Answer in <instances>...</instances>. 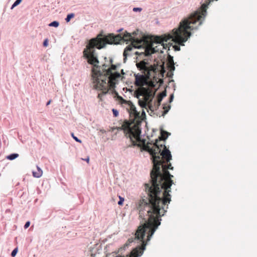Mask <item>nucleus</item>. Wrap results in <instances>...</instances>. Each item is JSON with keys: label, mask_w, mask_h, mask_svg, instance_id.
Here are the masks:
<instances>
[{"label": "nucleus", "mask_w": 257, "mask_h": 257, "mask_svg": "<svg viewBox=\"0 0 257 257\" xmlns=\"http://www.w3.org/2000/svg\"><path fill=\"white\" fill-rule=\"evenodd\" d=\"M164 163L162 160L155 163L150 174L151 184H145L148 198L140 200L138 207L140 216L144 218L151 215L159 219L167 211L171 200L170 192L173 176L168 170H173V167L170 163L166 165Z\"/></svg>", "instance_id": "1"}, {"label": "nucleus", "mask_w": 257, "mask_h": 257, "mask_svg": "<svg viewBox=\"0 0 257 257\" xmlns=\"http://www.w3.org/2000/svg\"><path fill=\"white\" fill-rule=\"evenodd\" d=\"M121 41H131L132 45L135 48H140L145 43V40H136L128 33L122 35L119 34L114 35L113 34L103 37L102 34H99L96 38L90 39L83 52V57L89 64H94L98 62L97 54L95 48L100 49L106 44H117Z\"/></svg>", "instance_id": "2"}, {"label": "nucleus", "mask_w": 257, "mask_h": 257, "mask_svg": "<svg viewBox=\"0 0 257 257\" xmlns=\"http://www.w3.org/2000/svg\"><path fill=\"white\" fill-rule=\"evenodd\" d=\"M99 62L92 66V73L94 86L96 89L101 90L102 92L98 94V98L102 100V97L106 94L110 88L114 89L115 84L120 79H122V75L124 74L121 69L120 73L117 65L111 64L108 66L106 64L99 65Z\"/></svg>", "instance_id": "3"}, {"label": "nucleus", "mask_w": 257, "mask_h": 257, "mask_svg": "<svg viewBox=\"0 0 257 257\" xmlns=\"http://www.w3.org/2000/svg\"><path fill=\"white\" fill-rule=\"evenodd\" d=\"M139 215L140 217L142 218L145 222L138 227L135 233V238L140 240L142 242V245L132 250L130 257H138L143 254L147 244V242H145L144 240L145 234H147V241H149L158 226L160 224V222L157 217L151 215H147L145 217V218H144L143 217L140 216V214ZM116 257L124 256H116Z\"/></svg>", "instance_id": "4"}, {"label": "nucleus", "mask_w": 257, "mask_h": 257, "mask_svg": "<svg viewBox=\"0 0 257 257\" xmlns=\"http://www.w3.org/2000/svg\"><path fill=\"white\" fill-rule=\"evenodd\" d=\"M136 65L137 68L144 74L135 75V84L139 87H142L147 84L148 80L151 79L152 77L154 78L160 71L163 74L165 72L164 64L160 66L158 64L153 65L143 60L137 63Z\"/></svg>", "instance_id": "5"}, {"label": "nucleus", "mask_w": 257, "mask_h": 257, "mask_svg": "<svg viewBox=\"0 0 257 257\" xmlns=\"http://www.w3.org/2000/svg\"><path fill=\"white\" fill-rule=\"evenodd\" d=\"M121 124L120 126L112 128V131L114 130L117 131H123L125 137L127 139H130L131 144L127 147H132L136 146H140L137 144V142L140 141V134L141 133L139 124L134 123L132 121L128 120L120 121Z\"/></svg>", "instance_id": "6"}, {"label": "nucleus", "mask_w": 257, "mask_h": 257, "mask_svg": "<svg viewBox=\"0 0 257 257\" xmlns=\"http://www.w3.org/2000/svg\"><path fill=\"white\" fill-rule=\"evenodd\" d=\"M116 99L119 103L121 104L122 107L126 108L131 117H134L135 119L139 118L140 112H138L136 110L135 106L130 101H127L124 99L121 96H119L118 93L115 90H113Z\"/></svg>", "instance_id": "7"}, {"label": "nucleus", "mask_w": 257, "mask_h": 257, "mask_svg": "<svg viewBox=\"0 0 257 257\" xmlns=\"http://www.w3.org/2000/svg\"><path fill=\"white\" fill-rule=\"evenodd\" d=\"M158 139H156L155 142L153 143V147L151 148L150 145H152V143H148L146 145H144V149L145 151L149 152L150 155L152 156L153 158V162L154 165H155V163H157L159 162V160H161L160 154L161 152V148L164 147V145H161L159 146L158 145Z\"/></svg>", "instance_id": "8"}, {"label": "nucleus", "mask_w": 257, "mask_h": 257, "mask_svg": "<svg viewBox=\"0 0 257 257\" xmlns=\"http://www.w3.org/2000/svg\"><path fill=\"white\" fill-rule=\"evenodd\" d=\"M160 156V157L162 156L161 159L162 160H163V159L165 160L167 163L172 159L171 152L167 149L165 145H164V150L162 151Z\"/></svg>", "instance_id": "9"}, {"label": "nucleus", "mask_w": 257, "mask_h": 257, "mask_svg": "<svg viewBox=\"0 0 257 257\" xmlns=\"http://www.w3.org/2000/svg\"><path fill=\"white\" fill-rule=\"evenodd\" d=\"M143 100H146V102L149 105L151 104V100H150V97L152 96V94L150 92H148V91L145 88H143Z\"/></svg>", "instance_id": "10"}, {"label": "nucleus", "mask_w": 257, "mask_h": 257, "mask_svg": "<svg viewBox=\"0 0 257 257\" xmlns=\"http://www.w3.org/2000/svg\"><path fill=\"white\" fill-rule=\"evenodd\" d=\"M161 101L162 98H158L157 101L156 102H155L154 105H153L152 104H149V109L152 111L157 110L159 108V106L160 105Z\"/></svg>", "instance_id": "11"}, {"label": "nucleus", "mask_w": 257, "mask_h": 257, "mask_svg": "<svg viewBox=\"0 0 257 257\" xmlns=\"http://www.w3.org/2000/svg\"><path fill=\"white\" fill-rule=\"evenodd\" d=\"M134 48L135 49L136 48L133 45H128L127 46L124 50L123 56L126 58L127 56L130 55V54L129 53V52L131 51Z\"/></svg>", "instance_id": "12"}, {"label": "nucleus", "mask_w": 257, "mask_h": 257, "mask_svg": "<svg viewBox=\"0 0 257 257\" xmlns=\"http://www.w3.org/2000/svg\"><path fill=\"white\" fill-rule=\"evenodd\" d=\"M38 172H33V175L35 178H40L43 174V171L42 169L39 167L38 166H37Z\"/></svg>", "instance_id": "13"}, {"label": "nucleus", "mask_w": 257, "mask_h": 257, "mask_svg": "<svg viewBox=\"0 0 257 257\" xmlns=\"http://www.w3.org/2000/svg\"><path fill=\"white\" fill-rule=\"evenodd\" d=\"M19 155L18 153H12L6 157V158L9 160L13 161L18 157H19Z\"/></svg>", "instance_id": "14"}, {"label": "nucleus", "mask_w": 257, "mask_h": 257, "mask_svg": "<svg viewBox=\"0 0 257 257\" xmlns=\"http://www.w3.org/2000/svg\"><path fill=\"white\" fill-rule=\"evenodd\" d=\"M168 135H169V133L164 131H161V137L159 139L160 140H165L167 138Z\"/></svg>", "instance_id": "15"}, {"label": "nucleus", "mask_w": 257, "mask_h": 257, "mask_svg": "<svg viewBox=\"0 0 257 257\" xmlns=\"http://www.w3.org/2000/svg\"><path fill=\"white\" fill-rule=\"evenodd\" d=\"M139 105L143 108H147V107H149V104L146 102V100H139Z\"/></svg>", "instance_id": "16"}, {"label": "nucleus", "mask_w": 257, "mask_h": 257, "mask_svg": "<svg viewBox=\"0 0 257 257\" xmlns=\"http://www.w3.org/2000/svg\"><path fill=\"white\" fill-rule=\"evenodd\" d=\"M72 38L73 39V41H72V45L75 46L76 45H79V36H72Z\"/></svg>", "instance_id": "17"}, {"label": "nucleus", "mask_w": 257, "mask_h": 257, "mask_svg": "<svg viewBox=\"0 0 257 257\" xmlns=\"http://www.w3.org/2000/svg\"><path fill=\"white\" fill-rule=\"evenodd\" d=\"M75 17V14L74 13H69L68 14L66 18L65 19V21L67 22V23H68L70 21V20L73 18L74 17Z\"/></svg>", "instance_id": "18"}, {"label": "nucleus", "mask_w": 257, "mask_h": 257, "mask_svg": "<svg viewBox=\"0 0 257 257\" xmlns=\"http://www.w3.org/2000/svg\"><path fill=\"white\" fill-rule=\"evenodd\" d=\"M48 26L49 27H53L55 28H57L59 26V22L57 21H54L51 22Z\"/></svg>", "instance_id": "19"}, {"label": "nucleus", "mask_w": 257, "mask_h": 257, "mask_svg": "<svg viewBox=\"0 0 257 257\" xmlns=\"http://www.w3.org/2000/svg\"><path fill=\"white\" fill-rule=\"evenodd\" d=\"M23 0H16L14 4L12 5L11 9H13L14 8L18 6L21 3Z\"/></svg>", "instance_id": "20"}, {"label": "nucleus", "mask_w": 257, "mask_h": 257, "mask_svg": "<svg viewBox=\"0 0 257 257\" xmlns=\"http://www.w3.org/2000/svg\"><path fill=\"white\" fill-rule=\"evenodd\" d=\"M163 109H164V110L162 113V115H165L168 112V111L170 109V105L164 106Z\"/></svg>", "instance_id": "21"}, {"label": "nucleus", "mask_w": 257, "mask_h": 257, "mask_svg": "<svg viewBox=\"0 0 257 257\" xmlns=\"http://www.w3.org/2000/svg\"><path fill=\"white\" fill-rule=\"evenodd\" d=\"M71 136L75 141L80 143V139L76 137L73 133H71Z\"/></svg>", "instance_id": "22"}, {"label": "nucleus", "mask_w": 257, "mask_h": 257, "mask_svg": "<svg viewBox=\"0 0 257 257\" xmlns=\"http://www.w3.org/2000/svg\"><path fill=\"white\" fill-rule=\"evenodd\" d=\"M118 198L119 199V201L118 202V204L119 205H123V202L124 201V198L121 197L120 196H118Z\"/></svg>", "instance_id": "23"}, {"label": "nucleus", "mask_w": 257, "mask_h": 257, "mask_svg": "<svg viewBox=\"0 0 257 257\" xmlns=\"http://www.w3.org/2000/svg\"><path fill=\"white\" fill-rule=\"evenodd\" d=\"M172 64H174L173 59L172 57L169 55L168 58V65H171Z\"/></svg>", "instance_id": "24"}, {"label": "nucleus", "mask_w": 257, "mask_h": 257, "mask_svg": "<svg viewBox=\"0 0 257 257\" xmlns=\"http://www.w3.org/2000/svg\"><path fill=\"white\" fill-rule=\"evenodd\" d=\"M168 67L170 71H173L175 69V67L174 66V64H172L171 65H168Z\"/></svg>", "instance_id": "25"}, {"label": "nucleus", "mask_w": 257, "mask_h": 257, "mask_svg": "<svg viewBox=\"0 0 257 257\" xmlns=\"http://www.w3.org/2000/svg\"><path fill=\"white\" fill-rule=\"evenodd\" d=\"M17 252H18V248H14L11 252L12 256H13V257L15 256L16 254L17 253Z\"/></svg>", "instance_id": "26"}, {"label": "nucleus", "mask_w": 257, "mask_h": 257, "mask_svg": "<svg viewBox=\"0 0 257 257\" xmlns=\"http://www.w3.org/2000/svg\"><path fill=\"white\" fill-rule=\"evenodd\" d=\"M112 111L114 116L117 117L118 115V111L116 109L113 108Z\"/></svg>", "instance_id": "27"}, {"label": "nucleus", "mask_w": 257, "mask_h": 257, "mask_svg": "<svg viewBox=\"0 0 257 257\" xmlns=\"http://www.w3.org/2000/svg\"><path fill=\"white\" fill-rule=\"evenodd\" d=\"M48 42H49V40L48 39H45L44 41H43V46L45 47H46L48 46Z\"/></svg>", "instance_id": "28"}, {"label": "nucleus", "mask_w": 257, "mask_h": 257, "mask_svg": "<svg viewBox=\"0 0 257 257\" xmlns=\"http://www.w3.org/2000/svg\"><path fill=\"white\" fill-rule=\"evenodd\" d=\"M30 225V222L29 221H27L24 225V228L27 229L29 227Z\"/></svg>", "instance_id": "29"}, {"label": "nucleus", "mask_w": 257, "mask_h": 257, "mask_svg": "<svg viewBox=\"0 0 257 257\" xmlns=\"http://www.w3.org/2000/svg\"><path fill=\"white\" fill-rule=\"evenodd\" d=\"M141 9L138 8H135L133 9V11H135V12H136L137 11H141Z\"/></svg>", "instance_id": "30"}, {"label": "nucleus", "mask_w": 257, "mask_h": 257, "mask_svg": "<svg viewBox=\"0 0 257 257\" xmlns=\"http://www.w3.org/2000/svg\"><path fill=\"white\" fill-rule=\"evenodd\" d=\"M174 48H175V50H177V51L180 50V47H179V46H175L174 47Z\"/></svg>", "instance_id": "31"}, {"label": "nucleus", "mask_w": 257, "mask_h": 257, "mask_svg": "<svg viewBox=\"0 0 257 257\" xmlns=\"http://www.w3.org/2000/svg\"><path fill=\"white\" fill-rule=\"evenodd\" d=\"M173 97H174L173 94H172L170 97V102H171L173 100Z\"/></svg>", "instance_id": "32"}, {"label": "nucleus", "mask_w": 257, "mask_h": 257, "mask_svg": "<svg viewBox=\"0 0 257 257\" xmlns=\"http://www.w3.org/2000/svg\"><path fill=\"white\" fill-rule=\"evenodd\" d=\"M51 102V100H49V101H48L46 103V106H48L49 105Z\"/></svg>", "instance_id": "33"}, {"label": "nucleus", "mask_w": 257, "mask_h": 257, "mask_svg": "<svg viewBox=\"0 0 257 257\" xmlns=\"http://www.w3.org/2000/svg\"><path fill=\"white\" fill-rule=\"evenodd\" d=\"M128 241H129V242H133V238H132V239H128Z\"/></svg>", "instance_id": "34"}, {"label": "nucleus", "mask_w": 257, "mask_h": 257, "mask_svg": "<svg viewBox=\"0 0 257 257\" xmlns=\"http://www.w3.org/2000/svg\"><path fill=\"white\" fill-rule=\"evenodd\" d=\"M88 163L89 162V158H87L85 160Z\"/></svg>", "instance_id": "35"}, {"label": "nucleus", "mask_w": 257, "mask_h": 257, "mask_svg": "<svg viewBox=\"0 0 257 257\" xmlns=\"http://www.w3.org/2000/svg\"><path fill=\"white\" fill-rule=\"evenodd\" d=\"M6 212H11V210L10 209H7L6 211Z\"/></svg>", "instance_id": "36"}, {"label": "nucleus", "mask_w": 257, "mask_h": 257, "mask_svg": "<svg viewBox=\"0 0 257 257\" xmlns=\"http://www.w3.org/2000/svg\"><path fill=\"white\" fill-rule=\"evenodd\" d=\"M24 194H25V193H24V192H23V193H22V194L21 195V197H22V196H23V195H24Z\"/></svg>", "instance_id": "37"}, {"label": "nucleus", "mask_w": 257, "mask_h": 257, "mask_svg": "<svg viewBox=\"0 0 257 257\" xmlns=\"http://www.w3.org/2000/svg\"><path fill=\"white\" fill-rule=\"evenodd\" d=\"M135 54L138 55V52H135Z\"/></svg>", "instance_id": "38"}]
</instances>
